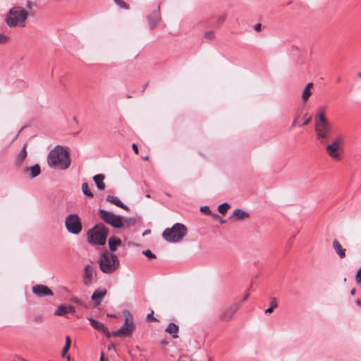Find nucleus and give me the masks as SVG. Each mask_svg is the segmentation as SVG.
<instances>
[{"instance_id":"6ab92c4d","label":"nucleus","mask_w":361,"mask_h":361,"mask_svg":"<svg viewBox=\"0 0 361 361\" xmlns=\"http://www.w3.org/2000/svg\"><path fill=\"white\" fill-rule=\"evenodd\" d=\"M106 200L118 207H121L125 210H129V207L122 202V201L117 197L112 195H107Z\"/></svg>"},{"instance_id":"2f4dec72","label":"nucleus","mask_w":361,"mask_h":361,"mask_svg":"<svg viewBox=\"0 0 361 361\" xmlns=\"http://www.w3.org/2000/svg\"><path fill=\"white\" fill-rule=\"evenodd\" d=\"M229 208H230V204L227 202H224V203L219 205L218 211L220 214H225Z\"/></svg>"},{"instance_id":"864d4df0","label":"nucleus","mask_w":361,"mask_h":361,"mask_svg":"<svg viewBox=\"0 0 361 361\" xmlns=\"http://www.w3.org/2000/svg\"><path fill=\"white\" fill-rule=\"evenodd\" d=\"M65 357H66L67 360H68V361L71 360V356L69 355H66V356Z\"/></svg>"},{"instance_id":"4d7b16f0","label":"nucleus","mask_w":361,"mask_h":361,"mask_svg":"<svg viewBox=\"0 0 361 361\" xmlns=\"http://www.w3.org/2000/svg\"><path fill=\"white\" fill-rule=\"evenodd\" d=\"M295 124H296V121H293V124H292V126H294Z\"/></svg>"},{"instance_id":"dca6fc26","label":"nucleus","mask_w":361,"mask_h":361,"mask_svg":"<svg viewBox=\"0 0 361 361\" xmlns=\"http://www.w3.org/2000/svg\"><path fill=\"white\" fill-rule=\"evenodd\" d=\"M68 312L75 313V307L73 305H61L55 311V315L63 316Z\"/></svg>"},{"instance_id":"bb28decb","label":"nucleus","mask_w":361,"mask_h":361,"mask_svg":"<svg viewBox=\"0 0 361 361\" xmlns=\"http://www.w3.org/2000/svg\"><path fill=\"white\" fill-rule=\"evenodd\" d=\"M26 171H29L30 172V178H34L39 175L41 169L39 165L36 164L30 168H27Z\"/></svg>"},{"instance_id":"4c0bfd02","label":"nucleus","mask_w":361,"mask_h":361,"mask_svg":"<svg viewBox=\"0 0 361 361\" xmlns=\"http://www.w3.org/2000/svg\"><path fill=\"white\" fill-rule=\"evenodd\" d=\"M355 281L358 283H361V267L358 269L356 273Z\"/></svg>"},{"instance_id":"4be33fe9","label":"nucleus","mask_w":361,"mask_h":361,"mask_svg":"<svg viewBox=\"0 0 361 361\" xmlns=\"http://www.w3.org/2000/svg\"><path fill=\"white\" fill-rule=\"evenodd\" d=\"M108 243L111 252H115L117 250L118 247L121 245L122 241L118 237L113 235L109 238Z\"/></svg>"},{"instance_id":"f3484780","label":"nucleus","mask_w":361,"mask_h":361,"mask_svg":"<svg viewBox=\"0 0 361 361\" xmlns=\"http://www.w3.org/2000/svg\"><path fill=\"white\" fill-rule=\"evenodd\" d=\"M332 247L340 259H343L345 257L346 250L345 249L343 248L338 240L335 239L333 240Z\"/></svg>"},{"instance_id":"9b49d317","label":"nucleus","mask_w":361,"mask_h":361,"mask_svg":"<svg viewBox=\"0 0 361 361\" xmlns=\"http://www.w3.org/2000/svg\"><path fill=\"white\" fill-rule=\"evenodd\" d=\"M95 274L94 268L90 265L87 264L83 269V282L85 286H90L94 279V274Z\"/></svg>"},{"instance_id":"1a4fd4ad","label":"nucleus","mask_w":361,"mask_h":361,"mask_svg":"<svg viewBox=\"0 0 361 361\" xmlns=\"http://www.w3.org/2000/svg\"><path fill=\"white\" fill-rule=\"evenodd\" d=\"M70 154L68 147L56 145L50 151L47 158H69Z\"/></svg>"},{"instance_id":"13d9d810","label":"nucleus","mask_w":361,"mask_h":361,"mask_svg":"<svg viewBox=\"0 0 361 361\" xmlns=\"http://www.w3.org/2000/svg\"><path fill=\"white\" fill-rule=\"evenodd\" d=\"M359 78H361V72L357 74Z\"/></svg>"},{"instance_id":"09e8293b","label":"nucleus","mask_w":361,"mask_h":361,"mask_svg":"<svg viewBox=\"0 0 361 361\" xmlns=\"http://www.w3.org/2000/svg\"><path fill=\"white\" fill-rule=\"evenodd\" d=\"M149 233H150V230H148V229H147V230H146V231H145L143 232L142 235H143V236H145V235H148Z\"/></svg>"},{"instance_id":"6e6d98bb","label":"nucleus","mask_w":361,"mask_h":361,"mask_svg":"<svg viewBox=\"0 0 361 361\" xmlns=\"http://www.w3.org/2000/svg\"><path fill=\"white\" fill-rule=\"evenodd\" d=\"M220 222H221V224H224V223H226V220H224V219H221V220L220 221Z\"/></svg>"},{"instance_id":"5fc2aeb1","label":"nucleus","mask_w":361,"mask_h":361,"mask_svg":"<svg viewBox=\"0 0 361 361\" xmlns=\"http://www.w3.org/2000/svg\"><path fill=\"white\" fill-rule=\"evenodd\" d=\"M145 197H146L147 198H151V195H150L149 194H147V195H145Z\"/></svg>"},{"instance_id":"72a5a7b5","label":"nucleus","mask_w":361,"mask_h":361,"mask_svg":"<svg viewBox=\"0 0 361 361\" xmlns=\"http://www.w3.org/2000/svg\"><path fill=\"white\" fill-rule=\"evenodd\" d=\"M121 8L128 9L129 6L123 0H113Z\"/></svg>"},{"instance_id":"4468645a","label":"nucleus","mask_w":361,"mask_h":361,"mask_svg":"<svg viewBox=\"0 0 361 361\" xmlns=\"http://www.w3.org/2000/svg\"><path fill=\"white\" fill-rule=\"evenodd\" d=\"M32 290L33 293L39 297H43L44 295H53L54 294L52 290L48 286L42 284L33 286Z\"/></svg>"},{"instance_id":"8fccbe9b","label":"nucleus","mask_w":361,"mask_h":361,"mask_svg":"<svg viewBox=\"0 0 361 361\" xmlns=\"http://www.w3.org/2000/svg\"><path fill=\"white\" fill-rule=\"evenodd\" d=\"M355 302L357 305L361 307V300L360 299H357Z\"/></svg>"},{"instance_id":"a18cd8bd","label":"nucleus","mask_w":361,"mask_h":361,"mask_svg":"<svg viewBox=\"0 0 361 361\" xmlns=\"http://www.w3.org/2000/svg\"><path fill=\"white\" fill-rule=\"evenodd\" d=\"M261 27H262V25L260 23H258L257 25H255V30L257 32L260 31L261 30Z\"/></svg>"},{"instance_id":"e433bc0d","label":"nucleus","mask_w":361,"mask_h":361,"mask_svg":"<svg viewBox=\"0 0 361 361\" xmlns=\"http://www.w3.org/2000/svg\"><path fill=\"white\" fill-rule=\"evenodd\" d=\"M26 147H27V144H25L23 149L20 152L18 158H26V157L27 155Z\"/></svg>"},{"instance_id":"de8ad7c7","label":"nucleus","mask_w":361,"mask_h":361,"mask_svg":"<svg viewBox=\"0 0 361 361\" xmlns=\"http://www.w3.org/2000/svg\"><path fill=\"white\" fill-rule=\"evenodd\" d=\"M311 121V118H308L307 120L305 121V122L303 123V126H306Z\"/></svg>"},{"instance_id":"473e14b6","label":"nucleus","mask_w":361,"mask_h":361,"mask_svg":"<svg viewBox=\"0 0 361 361\" xmlns=\"http://www.w3.org/2000/svg\"><path fill=\"white\" fill-rule=\"evenodd\" d=\"M344 142V138L343 136L339 135L335 138V140L333 142L334 144L338 145V147H341L343 149V145Z\"/></svg>"},{"instance_id":"58836bf2","label":"nucleus","mask_w":361,"mask_h":361,"mask_svg":"<svg viewBox=\"0 0 361 361\" xmlns=\"http://www.w3.org/2000/svg\"><path fill=\"white\" fill-rule=\"evenodd\" d=\"M70 347L69 346H67V345H64L63 349H62V352H61V356L63 357H65L67 355V352L68 350H69Z\"/></svg>"},{"instance_id":"c03bdc74","label":"nucleus","mask_w":361,"mask_h":361,"mask_svg":"<svg viewBox=\"0 0 361 361\" xmlns=\"http://www.w3.org/2000/svg\"><path fill=\"white\" fill-rule=\"evenodd\" d=\"M132 147H133V149L135 152V154H138V148H137V145L133 144Z\"/></svg>"},{"instance_id":"423d86ee","label":"nucleus","mask_w":361,"mask_h":361,"mask_svg":"<svg viewBox=\"0 0 361 361\" xmlns=\"http://www.w3.org/2000/svg\"><path fill=\"white\" fill-rule=\"evenodd\" d=\"M124 324L119 329L113 331L111 335L114 336H130L135 329V325L133 321V317L128 311L125 312Z\"/></svg>"},{"instance_id":"9d476101","label":"nucleus","mask_w":361,"mask_h":361,"mask_svg":"<svg viewBox=\"0 0 361 361\" xmlns=\"http://www.w3.org/2000/svg\"><path fill=\"white\" fill-rule=\"evenodd\" d=\"M48 165L56 170H65L71 165V159H47Z\"/></svg>"},{"instance_id":"20e7f679","label":"nucleus","mask_w":361,"mask_h":361,"mask_svg":"<svg viewBox=\"0 0 361 361\" xmlns=\"http://www.w3.org/2000/svg\"><path fill=\"white\" fill-rule=\"evenodd\" d=\"M187 232V227L184 224L176 223L171 228H166L163 231L162 237L169 243H177L186 235Z\"/></svg>"},{"instance_id":"a19ab883","label":"nucleus","mask_w":361,"mask_h":361,"mask_svg":"<svg viewBox=\"0 0 361 361\" xmlns=\"http://www.w3.org/2000/svg\"><path fill=\"white\" fill-rule=\"evenodd\" d=\"M8 40V37L4 35L0 34V43H6Z\"/></svg>"},{"instance_id":"ea45409f","label":"nucleus","mask_w":361,"mask_h":361,"mask_svg":"<svg viewBox=\"0 0 361 361\" xmlns=\"http://www.w3.org/2000/svg\"><path fill=\"white\" fill-rule=\"evenodd\" d=\"M200 211L202 212H207L208 214H211L210 209L208 206H202L200 207Z\"/></svg>"},{"instance_id":"0eeeda50","label":"nucleus","mask_w":361,"mask_h":361,"mask_svg":"<svg viewBox=\"0 0 361 361\" xmlns=\"http://www.w3.org/2000/svg\"><path fill=\"white\" fill-rule=\"evenodd\" d=\"M65 226L68 232L73 235H78L82 229L80 218L76 214H71L66 217Z\"/></svg>"},{"instance_id":"39448f33","label":"nucleus","mask_w":361,"mask_h":361,"mask_svg":"<svg viewBox=\"0 0 361 361\" xmlns=\"http://www.w3.org/2000/svg\"><path fill=\"white\" fill-rule=\"evenodd\" d=\"M98 214L101 220L114 228H120L123 226V218L120 215H116L104 209H100Z\"/></svg>"},{"instance_id":"7ed1b4c3","label":"nucleus","mask_w":361,"mask_h":361,"mask_svg":"<svg viewBox=\"0 0 361 361\" xmlns=\"http://www.w3.org/2000/svg\"><path fill=\"white\" fill-rule=\"evenodd\" d=\"M28 12L21 6H14L6 16V22L9 27H25Z\"/></svg>"},{"instance_id":"052dcab7","label":"nucleus","mask_w":361,"mask_h":361,"mask_svg":"<svg viewBox=\"0 0 361 361\" xmlns=\"http://www.w3.org/2000/svg\"><path fill=\"white\" fill-rule=\"evenodd\" d=\"M114 348V345H112V346L109 347V349H111V348Z\"/></svg>"},{"instance_id":"412c9836","label":"nucleus","mask_w":361,"mask_h":361,"mask_svg":"<svg viewBox=\"0 0 361 361\" xmlns=\"http://www.w3.org/2000/svg\"><path fill=\"white\" fill-rule=\"evenodd\" d=\"M343 149L338 147V145L332 143L326 147V151L329 156L331 157H338L341 156V152Z\"/></svg>"},{"instance_id":"a211bd4d","label":"nucleus","mask_w":361,"mask_h":361,"mask_svg":"<svg viewBox=\"0 0 361 361\" xmlns=\"http://www.w3.org/2000/svg\"><path fill=\"white\" fill-rule=\"evenodd\" d=\"M149 22L151 29H154L161 21V16L159 11H154L149 16Z\"/></svg>"},{"instance_id":"e2e57ef3","label":"nucleus","mask_w":361,"mask_h":361,"mask_svg":"<svg viewBox=\"0 0 361 361\" xmlns=\"http://www.w3.org/2000/svg\"><path fill=\"white\" fill-rule=\"evenodd\" d=\"M108 316L109 317H114V315H113V314H111V315L108 314Z\"/></svg>"},{"instance_id":"cd10ccee","label":"nucleus","mask_w":361,"mask_h":361,"mask_svg":"<svg viewBox=\"0 0 361 361\" xmlns=\"http://www.w3.org/2000/svg\"><path fill=\"white\" fill-rule=\"evenodd\" d=\"M16 137V136L9 137L8 135H4L1 138L0 141H1V142H2L3 145L7 146V145H10L14 141Z\"/></svg>"},{"instance_id":"6e6552de","label":"nucleus","mask_w":361,"mask_h":361,"mask_svg":"<svg viewBox=\"0 0 361 361\" xmlns=\"http://www.w3.org/2000/svg\"><path fill=\"white\" fill-rule=\"evenodd\" d=\"M314 128L317 138L320 142L324 143L331 132V126L329 121L315 123Z\"/></svg>"},{"instance_id":"a878e982","label":"nucleus","mask_w":361,"mask_h":361,"mask_svg":"<svg viewBox=\"0 0 361 361\" xmlns=\"http://www.w3.org/2000/svg\"><path fill=\"white\" fill-rule=\"evenodd\" d=\"M104 179V176L102 174H97L93 177V180L99 190H103L105 188Z\"/></svg>"},{"instance_id":"f03ea898","label":"nucleus","mask_w":361,"mask_h":361,"mask_svg":"<svg viewBox=\"0 0 361 361\" xmlns=\"http://www.w3.org/2000/svg\"><path fill=\"white\" fill-rule=\"evenodd\" d=\"M109 231V228L104 224H97L87 231V240L92 245H104L106 243Z\"/></svg>"},{"instance_id":"49530a36","label":"nucleus","mask_w":361,"mask_h":361,"mask_svg":"<svg viewBox=\"0 0 361 361\" xmlns=\"http://www.w3.org/2000/svg\"><path fill=\"white\" fill-rule=\"evenodd\" d=\"M248 297L249 294L247 293L243 297V298L242 299L241 302L239 304L240 305L242 302H245L248 298Z\"/></svg>"},{"instance_id":"f704fd0d","label":"nucleus","mask_w":361,"mask_h":361,"mask_svg":"<svg viewBox=\"0 0 361 361\" xmlns=\"http://www.w3.org/2000/svg\"><path fill=\"white\" fill-rule=\"evenodd\" d=\"M142 254L149 259H155L156 258V255L150 250H144L142 252Z\"/></svg>"},{"instance_id":"bf43d9fd","label":"nucleus","mask_w":361,"mask_h":361,"mask_svg":"<svg viewBox=\"0 0 361 361\" xmlns=\"http://www.w3.org/2000/svg\"><path fill=\"white\" fill-rule=\"evenodd\" d=\"M114 348V345H112V346L109 347V349H111V348Z\"/></svg>"},{"instance_id":"5701e85b","label":"nucleus","mask_w":361,"mask_h":361,"mask_svg":"<svg viewBox=\"0 0 361 361\" xmlns=\"http://www.w3.org/2000/svg\"><path fill=\"white\" fill-rule=\"evenodd\" d=\"M178 325L173 322H171L168 324L165 331L171 336L173 338H177L178 337Z\"/></svg>"},{"instance_id":"3c124183","label":"nucleus","mask_w":361,"mask_h":361,"mask_svg":"<svg viewBox=\"0 0 361 361\" xmlns=\"http://www.w3.org/2000/svg\"><path fill=\"white\" fill-rule=\"evenodd\" d=\"M99 361H104V355L102 353Z\"/></svg>"},{"instance_id":"ddd939ff","label":"nucleus","mask_w":361,"mask_h":361,"mask_svg":"<svg viewBox=\"0 0 361 361\" xmlns=\"http://www.w3.org/2000/svg\"><path fill=\"white\" fill-rule=\"evenodd\" d=\"M240 304L235 303L225 310L221 314L220 319L222 321H229L232 319L234 314L238 311Z\"/></svg>"},{"instance_id":"aec40b11","label":"nucleus","mask_w":361,"mask_h":361,"mask_svg":"<svg viewBox=\"0 0 361 361\" xmlns=\"http://www.w3.org/2000/svg\"><path fill=\"white\" fill-rule=\"evenodd\" d=\"M249 216V213L242 209H235L233 212L231 217L233 218L235 221H240L248 218Z\"/></svg>"},{"instance_id":"680f3d73","label":"nucleus","mask_w":361,"mask_h":361,"mask_svg":"<svg viewBox=\"0 0 361 361\" xmlns=\"http://www.w3.org/2000/svg\"><path fill=\"white\" fill-rule=\"evenodd\" d=\"M114 348V345H112V346L109 347V349H111V348Z\"/></svg>"},{"instance_id":"603ef678","label":"nucleus","mask_w":361,"mask_h":361,"mask_svg":"<svg viewBox=\"0 0 361 361\" xmlns=\"http://www.w3.org/2000/svg\"><path fill=\"white\" fill-rule=\"evenodd\" d=\"M355 288L351 289L350 294L353 295H355Z\"/></svg>"},{"instance_id":"7c9ffc66","label":"nucleus","mask_w":361,"mask_h":361,"mask_svg":"<svg viewBox=\"0 0 361 361\" xmlns=\"http://www.w3.org/2000/svg\"><path fill=\"white\" fill-rule=\"evenodd\" d=\"M123 226H126V227H130L131 226H133L136 223V219L134 217H128L124 219H123Z\"/></svg>"},{"instance_id":"79ce46f5","label":"nucleus","mask_w":361,"mask_h":361,"mask_svg":"<svg viewBox=\"0 0 361 361\" xmlns=\"http://www.w3.org/2000/svg\"><path fill=\"white\" fill-rule=\"evenodd\" d=\"M153 314H154V312L152 311L151 313L147 314V317L148 320L153 321V322L157 320L155 317H154Z\"/></svg>"},{"instance_id":"2eb2a0df","label":"nucleus","mask_w":361,"mask_h":361,"mask_svg":"<svg viewBox=\"0 0 361 361\" xmlns=\"http://www.w3.org/2000/svg\"><path fill=\"white\" fill-rule=\"evenodd\" d=\"M106 294V289L99 288L96 290L94 291L91 296L92 300L94 302V304L96 307H97L102 302V300L104 298Z\"/></svg>"},{"instance_id":"b1692460","label":"nucleus","mask_w":361,"mask_h":361,"mask_svg":"<svg viewBox=\"0 0 361 361\" xmlns=\"http://www.w3.org/2000/svg\"><path fill=\"white\" fill-rule=\"evenodd\" d=\"M329 121L326 117V108L324 106L319 107L314 118V123L319 122Z\"/></svg>"},{"instance_id":"c756f323","label":"nucleus","mask_w":361,"mask_h":361,"mask_svg":"<svg viewBox=\"0 0 361 361\" xmlns=\"http://www.w3.org/2000/svg\"><path fill=\"white\" fill-rule=\"evenodd\" d=\"M278 307V303H277V300H276V298H273L271 299V301L270 302V307L269 308H267L264 312L266 314H269V313H271L274 310L275 308H276Z\"/></svg>"},{"instance_id":"37998d69","label":"nucleus","mask_w":361,"mask_h":361,"mask_svg":"<svg viewBox=\"0 0 361 361\" xmlns=\"http://www.w3.org/2000/svg\"><path fill=\"white\" fill-rule=\"evenodd\" d=\"M71 341L70 337L69 336H66V344H65V345H67V346L70 347L71 346Z\"/></svg>"},{"instance_id":"c85d7f7f","label":"nucleus","mask_w":361,"mask_h":361,"mask_svg":"<svg viewBox=\"0 0 361 361\" xmlns=\"http://www.w3.org/2000/svg\"><path fill=\"white\" fill-rule=\"evenodd\" d=\"M82 191L87 197H92L93 194L91 192L90 188L87 183H83L82 184Z\"/></svg>"},{"instance_id":"393cba45","label":"nucleus","mask_w":361,"mask_h":361,"mask_svg":"<svg viewBox=\"0 0 361 361\" xmlns=\"http://www.w3.org/2000/svg\"><path fill=\"white\" fill-rule=\"evenodd\" d=\"M312 87H313V83L309 82L305 86V89L303 90L302 94V99L304 102H306L309 99L310 97L312 95L311 89L312 88Z\"/></svg>"},{"instance_id":"f8f14e48","label":"nucleus","mask_w":361,"mask_h":361,"mask_svg":"<svg viewBox=\"0 0 361 361\" xmlns=\"http://www.w3.org/2000/svg\"><path fill=\"white\" fill-rule=\"evenodd\" d=\"M90 324L96 330L101 331L104 334L106 338H109L111 336V334L109 332L108 329L104 325L103 323L97 321L92 317H88Z\"/></svg>"},{"instance_id":"f257e3e1","label":"nucleus","mask_w":361,"mask_h":361,"mask_svg":"<svg viewBox=\"0 0 361 361\" xmlns=\"http://www.w3.org/2000/svg\"><path fill=\"white\" fill-rule=\"evenodd\" d=\"M98 263L100 270L107 274L115 272L119 267V260L116 255L105 250L99 255Z\"/></svg>"},{"instance_id":"c9c22d12","label":"nucleus","mask_w":361,"mask_h":361,"mask_svg":"<svg viewBox=\"0 0 361 361\" xmlns=\"http://www.w3.org/2000/svg\"><path fill=\"white\" fill-rule=\"evenodd\" d=\"M215 35L213 31H208L204 33V38L208 40H212L214 39Z\"/></svg>"}]
</instances>
